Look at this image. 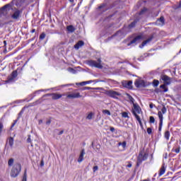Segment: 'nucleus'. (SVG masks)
Returning a JSON list of instances; mask_svg holds the SVG:
<instances>
[{"label":"nucleus","mask_w":181,"mask_h":181,"mask_svg":"<svg viewBox=\"0 0 181 181\" xmlns=\"http://www.w3.org/2000/svg\"><path fill=\"white\" fill-rule=\"evenodd\" d=\"M122 117H123V118H129L128 113L127 112H122Z\"/></svg>","instance_id":"35"},{"label":"nucleus","mask_w":181,"mask_h":181,"mask_svg":"<svg viewBox=\"0 0 181 181\" xmlns=\"http://www.w3.org/2000/svg\"><path fill=\"white\" fill-rule=\"evenodd\" d=\"M71 2H74V0H69Z\"/></svg>","instance_id":"60"},{"label":"nucleus","mask_w":181,"mask_h":181,"mask_svg":"<svg viewBox=\"0 0 181 181\" xmlns=\"http://www.w3.org/2000/svg\"><path fill=\"white\" fill-rule=\"evenodd\" d=\"M93 88H90V87H84L83 90H92Z\"/></svg>","instance_id":"45"},{"label":"nucleus","mask_w":181,"mask_h":181,"mask_svg":"<svg viewBox=\"0 0 181 181\" xmlns=\"http://www.w3.org/2000/svg\"><path fill=\"white\" fill-rule=\"evenodd\" d=\"M105 6V5H102V6H99V9H102V8H104Z\"/></svg>","instance_id":"53"},{"label":"nucleus","mask_w":181,"mask_h":181,"mask_svg":"<svg viewBox=\"0 0 181 181\" xmlns=\"http://www.w3.org/2000/svg\"><path fill=\"white\" fill-rule=\"evenodd\" d=\"M158 116L160 119V125H163V114L162 113V112L159 111L158 112Z\"/></svg>","instance_id":"18"},{"label":"nucleus","mask_w":181,"mask_h":181,"mask_svg":"<svg viewBox=\"0 0 181 181\" xmlns=\"http://www.w3.org/2000/svg\"><path fill=\"white\" fill-rule=\"evenodd\" d=\"M14 160L13 158H10L8 161V166H12L13 165Z\"/></svg>","instance_id":"29"},{"label":"nucleus","mask_w":181,"mask_h":181,"mask_svg":"<svg viewBox=\"0 0 181 181\" xmlns=\"http://www.w3.org/2000/svg\"><path fill=\"white\" fill-rule=\"evenodd\" d=\"M161 80L164 81V84L169 86L170 84V77L168 76L167 75H162L160 76Z\"/></svg>","instance_id":"9"},{"label":"nucleus","mask_w":181,"mask_h":181,"mask_svg":"<svg viewBox=\"0 0 181 181\" xmlns=\"http://www.w3.org/2000/svg\"><path fill=\"white\" fill-rule=\"evenodd\" d=\"M52 123V120L49 119L46 122V124L47 125H50V124Z\"/></svg>","instance_id":"44"},{"label":"nucleus","mask_w":181,"mask_h":181,"mask_svg":"<svg viewBox=\"0 0 181 181\" xmlns=\"http://www.w3.org/2000/svg\"><path fill=\"white\" fill-rule=\"evenodd\" d=\"M146 11V8H144L141 12H140V15H142L144 12H145Z\"/></svg>","instance_id":"48"},{"label":"nucleus","mask_w":181,"mask_h":181,"mask_svg":"<svg viewBox=\"0 0 181 181\" xmlns=\"http://www.w3.org/2000/svg\"><path fill=\"white\" fill-rule=\"evenodd\" d=\"M68 71H70V73H73V74H76V70L73 69V68H69Z\"/></svg>","instance_id":"40"},{"label":"nucleus","mask_w":181,"mask_h":181,"mask_svg":"<svg viewBox=\"0 0 181 181\" xmlns=\"http://www.w3.org/2000/svg\"><path fill=\"white\" fill-rule=\"evenodd\" d=\"M166 111H167L166 107L163 106V107H162V109H161L160 112H161L162 114H166Z\"/></svg>","instance_id":"38"},{"label":"nucleus","mask_w":181,"mask_h":181,"mask_svg":"<svg viewBox=\"0 0 181 181\" xmlns=\"http://www.w3.org/2000/svg\"><path fill=\"white\" fill-rule=\"evenodd\" d=\"M45 37H46V33H42L40 35V40H43V39H45Z\"/></svg>","instance_id":"34"},{"label":"nucleus","mask_w":181,"mask_h":181,"mask_svg":"<svg viewBox=\"0 0 181 181\" xmlns=\"http://www.w3.org/2000/svg\"><path fill=\"white\" fill-rule=\"evenodd\" d=\"M153 39V35H151L147 40H144L141 45L139 46V47H141V49H142V47H144L145 45H148V43H150L151 42H152V40Z\"/></svg>","instance_id":"10"},{"label":"nucleus","mask_w":181,"mask_h":181,"mask_svg":"<svg viewBox=\"0 0 181 181\" xmlns=\"http://www.w3.org/2000/svg\"><path fill=\"white\" fill-rule=\"evenodd\" d=\"M42 121L40 120L39 124H42Z\"/></svg>","instance_id":"58"},{"label":"nucleus","mask_w":181,"mask_h":181,"mask_svg":"<svg viewBox=\"0 0 181 181\" xmlns=\"http://www.w3.org/2000/svg\"><path fill=\"white\" fill-rule=\"evenodd\" d=\"M84 155H86V151H84V149H83V150L81 151L79 158H78V162L79 163H81V162H83V160L84 159Z\"/></svg>","instance_id":"15"},{"label":"nucleus","mask_w":181,"mask_h":181,"mask_svg":"<svg viewBox=\"0 0 181 181\" xmlns=\"http://www.w3.org/2000/svg\"><path fill=\"white\" fill-rule=\"evenodd\" d=\"M22 169V166L20 163L15 164L11 171V177H16L19 173H21V170Z\"/></svg>","instance_id":"2"},{"label":"nucleus","mask_w":181,"mask_h":181,"mask_svg":"<svg viewBox=\"0 0 181 181\" xmlns=\"http://www.w3.org/2000/svg\"><path fill=\"white\" fill-rule=\"evenodd\" d=\"M146 159H148V154L145 153L144 150H141L137 158L136 166H139Z\"/></svg>","instance_id":"3"},{"label":"nucleus","mask_w":181,"mask_h":181,"mask_svg":"<svg viewBox=\"0 0 181 181\" xmlns=\"http://www.w3.org/2000/svg\"><path fill=\"white\" fill-rule=\"evenodd\" d=\"M103 61H101V59L98 58L97 61L94 60H89L88 61L87 64L88 66H90V67H95L96 69H103Z\"/></svg>","instance_id":"4"},{"label":"nucleus","mask_w":181,"mask_h":181,"mask_svg":"<svg viewBox=\"0 0 181 181\" xmlns=\"http://www.w3.org/2000/svg\"><path fill=\"white\" fill-rule=\"evenodd\" d=\"M141 107L138 104H134L132 110V114L134 115L135 118L137 119L139 125L142 127V122L141 121V117H139V115L138 114H141Z\"/></svg>","instance_id":"1"},{"label":"nucleus","mask_w":181,"mask_h":181,"mask_svg":"<svg viewBox=\"0 0 181 181\" xmlns=\"http://www.w3.org/2000/svg\"><path fill=\"white\" fill-rule=\"evenodd\" d=\"M164 136L167 141H169V138L170 137V132L169 131H166L165 132Z\"/></svg>","instance_id":"24"},{"label":"nucleus","mask_w":181,"mask_h":181,"mask_svg":"<svg viewBox=\"0 0 181 181\" xmlns=\"http://www.w3.org/2000/svg\"><path fill=\"white\" fill-rule=\"evenodd\" d=\"M134 85L137 88H139L140 87H145V81L142 80H136Z\"/></svg>","instance_id":"12"},{"label":"nucleus","mask_w":181,"mask_h":181,"mask_svg":"<svg viewBox=\"0 0 181 181\" xmlns=\"http://www.w3.org/2000/svg\"><path fill=\"white\" fill-rule=\"evenodd\" d=\"M172 151H173V152H175V153H179V152H180V146H179L178 148H177L175 149H173Z\"/></svg>","instance_id":"37"},{"label":"nucleus","mask_w":181,"mask_h":181,"mask_svg":"<svg viewBox=\"0 0 181 181\" xmlns=\"http://www.w3.org/2000/svg\"><path fill=\"white\" fill-rule=\"evenodd\" d=\"M63 132H64L63 130L59 132V135H63Z\"/></svg>","instance_id":"54"},{"label":"nucleus","mask_w":181,"mask_h":181,"mask_svg":"<svg viewBox=\"0 0 181 181\" xmlns=\"http://www.w3.org/2000/svg\"><path fill=\"white\" fill-rule=\"evenodd\" d=\"M44 165H45V163L43 162V160H42L40 163V166H44Z\"/></svg>","instance_id":"52"},{"label":"nucleus","mask_w":181,"mask_h":181,"mask_svg":"<svg viewBox=\"0 0 181 181\" xmlns=\"http://www.w3.org/2000/svg\"><path fill=\"white\" fill-rule=\"evenodd\" d=\"M17 76H18V71H13L11 74V77H8V81H12Z\"/></svg>","instance_id":"16"},{"label":"nucleus","mask_w":181,"mask_h":181,"mask_svg":"<svg viewBox=\"0 0 181 181\" xmlns=\"http://www.w3.org/2000/svg\"><path fill=\"white\" fill-rule=\"evenodd\" d=\"M49 95L52 96V100H60V98H62L64 94L62 95L57 93H54L49 94Z\"/></svg>","instance_id":"13"},{"label":"nucleus","mask_w":181,"mask_h":181,"mask_svg":"<svg viewBox=\"0 0 181 181\" xmlns=\"http://www.w3.org/2000/svg\"><path fill=\"white\" fill-rule=\"evenodd\" d=\"M166 86H168V85H165V83H163V85L160 86V88H163L164 93H168V89L166 87Z\"/></svg>","instance_id":"23"},{"label":"nucleus","mask_w":181,"mask_h":181,"mask_svg":"<svg viewBox=\"0 0 181 181\" xmlns=\"http://www.w3.org/2000/svg\"><path fill=\"white\" fill-rule=\"evenodd\" d=\"M28 174L26 173V170L24 172L22 181H27Z\"/></svg>","instance_id":"30"},{"label":"nucleus","mask_w":181,"mask_h":181,"mask_svg":"<svg viewBox=\"0 0 181 181\" xmlns=\"http://www.w3.org/2000/svg\"><path fill=\"white\" fill-rule=\"evenodd\" d=\"M103 114H106L107 115H111V112L108 110H103L102 111Z\"/></svg>","instance_id":"31"},{"label":"nucleus","mask_w":181,"mask_h":181,"mask_svg":"<svg viewBox=\"0 0 181 181\" xmlns=\"http://www.w3.org/2000/svg\"><path fill=\"white\" fill-rule=\"evenodd\" d=\"M82 46H84V42L80 40L74 45V48L78 49V48L82 47Z\"/></svg>","instance_id":"17"},{"label":"nucleus","mask_w":181,"mask_h":181,"mask_svg":"<svg viewBox=\"0 0 181 181\" xmlns=\"http://www.w3.org/2000/svg\"><path fill=\"white\" fill-rule=\"evenodd\" d=\"M127 168H132V164L131 162H129V164L127 165Z\"/></svg>","instance_id":"46"},{"label":"nucleus","mask_w":181,"mask_h":181,"mask_svg":"<svg viewBox=\"0 0 181 181\" xmlns=\"http://www.w3.org/2000/svg\"><path fill=\"white\" fill-rule=\"evenodd\" d=\"M94 116V113L93 112H90L87 117H86V119H93V117Z\"/></svg>","instance_id":"25"},{"label":"nucleus","mask_w":181,"mask_h":181,"mask_svg":"<svg viewBox=\"0 0 181 181\" xmlns=\"http://www.w3.org/2000/svg\"><path fill=\"white\" fill-rule=\"evenodd\" d=\"M19 15H21V12L19 11H16L11 16L13 19H18L19 18Z\"/></svg>","instance_id":"19"},{"label":"nucleus","mask_w":181,"mask_h":181,"mask_svg":"<svg viewBox=\"0 0 181 181\" xmlns=\"http://www.w3.org/2000/svg\"><path fill=\"white\" fill-rule=\"evenodd\" d=\"M118 145H119V146H122L123 148H125V146H127V142H125V141H123L122 143L119 142L118 144Z\"/></svg>","instance_id":"33"},{"label":"nucleus","mask_w":181,"mask_h":181,"mask_svg":"<svg viewBox=\"0 0 181 181\" xmlns=\"http://www.w3.org/2000/svg\"><path fill=\"white\" fill-rule=\"evenodd\" d=\"M163 158L165 159H168V153H165L164 155H163Z\"/></svg>","instance_id":"47"},{"label":"nucleus","mask_w":181,"mask_h":181,"mask_svg":"<svg viewBox=\"0 0 181 181\" xmlns=\"http://www.w3.org/2000/svg\"><path fill=\"white\" fill-rule=\"evenodd\" d=\"M27 142L28 144H32V139H30V135L28 136V138L27 139Z\"/></svg>","instance_id":"42"},{"label":"nucleus","mask_w":181,"mask_h":181,"mask_svg":"<svg viewBox=\"0 0 181 181\" xmlns=\"http://www.w3.org/2000/svg\"><path fill=\"white\" fill-rule=\"evenodd\" d=\"M67 98H81L83 95L80 94L78 92H74L72 93H69L66 95Z\"/></svg>","instance_id":"8"},{"label":"nucleus","mask_w":181,"mask_h":181,"mask_svg":"<svg viewBox=\"0 0 181 181\" xmlns=\"http://www.w3.org/2000/svg\"><path fill=\"white\" fill-rule=\"evenodd\" d=\"M144 39H146V37L144 35H137L136 37H134V40L130 41L129 43L127 44V46H131V45H136L140 40H144Z\"/></svg>","instance_id":"5"},{"label":"nucleus","mask_w":181,"mask_h":181,"mask_svg":"<svg viewBox=\"0 0 181 181\" xmlns=\"http://www.w3.org/2000/svg\"><path fill=\"white\" fill-rule=\"evenodd\" d=\"M35 104H39V101L35 102Z\"/></svg>","instance_id":"61"},{"label":"nucleus","mask_w":181,"mask_h":181,"mask_svg":"<svg viewBox=\"0 0 181 181\" xmlns=\"http://www.w3.org/2000/svg\"><path fill=\"white\" fill-rule=\"evenodd\" d=\"M129 100L130 101V103H132L134 105V104H136L135 103V99H134V98H132V96L129 95Z\"/></svg>","instance_id":"28"},{"label":"nucleus","mask_w":181,"mask_h":181,"mask_svg":"<svg viewBox=\"0 0 181 181\" xmlns=\"http://www.w3.org/2000/svg\"><path fill=\"white\" fill-rule=\"evenodd\" d=\"M2 131H4V124L0 122V134H2Z\"/></svg>","instance_id":"39"},{"label":"nucleus","mask_w":181,"mask_h":181,"mask_svg":"<svg viewBox=\"0 0 181 181\" xmlns=\"http://www.w3.org/2000/svg\"><path fill=\"white\" fill-rule=\"evenodd\" d=\"M11 9H12V8L11 7V5L6 4L0 9V13L4 16H6V15L9 13V11H11Z\"/></svg>","instance_id":"6"},{"label":"nucleus","mask_w":181,"mask_h":181,"mask_svg":"<svg viewBox=\"0 0 181 181\" xmlns=\"http://www.w3.org/2000/svg\"><path fill=\"white\" fill-rule=\"evenodd\" d=\"M149 122L150 124H155V117H153V116H151Z\"/></svg>","instance_id":"36"},{"label":"nucleus","mask_w":181,"mask_h":181,"mask_svg":"<svg viewBox=\"0 0 181 181\" xmlns=\"http://www.w3.org/2000/svg\"><path fill=\"white\" fill-rule=\"evenodd\" d=\"M90 83H93V81L81 82L76 83V86H86V84H90Z\"/></svg>","instance_id":"21"},{"label":"nucleus","mask_w":181,"mask_h":181,"mask_svg":"<svg viewBox=\"0 0 181 181\" xmlns=\"http://www.w3.org/2000/svg\"><path fill=\"white\" fill-rule=\"evenodd\" d=\"M32 33H35V29H33V30H32Z\"/></svg>","instance_id":"56"},{"label":"nucleus","mask_w":181,"mask_h":181,"mask_svg":"<svg viewBox=\"0 0 181 181\" xmlns=\"http://www.w3.org/2000/svg\"><path fill=\"white\" fill-rule=\"evenodd\" d=\"M15 124H16V122L13 123V124L11 125V127H15Z\"/></svg>","instance_id":"57"},{"label":"nucleus","mask_w":181,"mask_h":181,"mask_svg":"<svg viewBox=\"0 0 181 181\" xmlns=\"http://www.w3.org/2000/svg\"><path fill=\"white\" fill-rule=\"evenodd\" d=\"M8 144L10 146H13V137H10L8 139Z\"/></svg>","instance_id":"26"},{"label":"nucleus","mask_w":181,"mask_h":181,"mask_svg":"<svg viewBox=\"0 0 181 181\" xmlns=\"http://www.w3.org/2000/svg\"><path fill=\"white\" fill-rule=\"evenodd\" d=\"M153 86H154V87H158V86H159V81H158V80H153Z\"/></svg>","instance_id":"27"},{"label":"nucleus","mask_w":181,"mask_h":181,"mask_svg":"<svg viewBox=\"0 0 181 181\" xmlns=\"http://www.w3.org/2000/svg\"><path fill=\"white\" fill-rule=\"evenodd\" d=\"M147 134H148V135H151V134H152V129L148 127L147 129Z\"/></svg>","instance_id":"41"},{"label":"nucleus","mask_w":181,"mask_h":181,"mask_svg":"<svg viewBox=\"0 0 181 181\" xmlns=\"http://www.w3.org/2000/svg\"><path fill=\"white\" fill-rule=\"evenodd\" d=\"M105 95L111 97L112 98H117V97L121 95V93L112 90H106Z\"/></svg>","instance_id":"7"},{"label":"nucleus","mask_w":181,"mask_h":181,"mask_svg":"<svg viewBox=\"0 0 181 181\" xmlns=\"http://www.w3.org/2000/svg\"><path fill=\"white\" fill-rule=\"evenodd\" d=\"M122 86L126 87V88H131L132 87V81H124L122 82Z\"/></svg>","instance_id":"14"},{"label":"nucleus","mask_w":181,"mask_h":181,"mask_svg":"<svg viewBox=\"0 0 181 181\" xmlns=\"http://www.w3.org/2000/svg\"><path fill=\"white\" fill-rule=\"evenodd\" d=\"M110 131H111V132H114V131H115V128L110 127Z\"/></svg>","instance_id":"50"},{"label":"nucleus","mask_w":181,"mask_h":181,"mask_svg":"<svg viewBox=\"0 0 181 181\" xmlns=\"http://www.w3.org/2000/svg\"><path fill=\"white\" fill-rule=\"evenodd\" d=\"M93 170L94 173L97 172L98 170V166L95 165L93 168Z\"/></svg>","instance_id":"43"},{"label":"nucleus","mask_w":181,"mask_h":181,"mask_svg":"<svg viewBox=\"0 0 181 181\" xmlns=\"http://www.w3.org/2000/svg\"><path fill=\"white\" fill-rule=\"evenodd\" d=\"M177 8H181V1H180L179 6H177Z\"/></svg>","instance_id":"55"},{"label":"nucleus","mask_w":181,"mask_h":181,"mask_svg":"<svg viewBox=\"0 0 181 181\" xmlns=\"http://www.w3.org/2000/svg\"><path fill=\"white\" fill-rule=\"evenodd\" d=\"M66 29H67L68 32H70L71 33H73V32H74V30H76V28H74V26H73V25L67 26Z\"/></svg>","instance_id":"20"},{"label":"nucleus","mask_w":181,"mask_h":181,"mask_svg":"<svg viewBox=\"0 0 181 181\" xmlns=\"http://www.w3.org/2000/svg\"><path fill=\"white\" fill-rule=\"evenodd\" d=\"M156 25L157 26H163V25H165V18L163 16H161L160 18H158L156 21Z\"/></svg>","instance_id":"11"},{"label":"nucleus","mask_w":181,"mask_h":181,"mask_svg":"<svg viewBox=\"0 0 181 181\" xmlns=\"http://www.w3.org/2000/svg\"><path fill=\"white\" fill-rule=\"evenodd\" d=\"M4 45H6V41H4Z\"/></svg>","instance_id":"59"},{"label":"nucleus","mask_w":181,"mask_h":181,"mask_svg":"<svg viewBox=\"0 0 181 181\" xmlns=\"http://www.w3.org/2000/svg\"><path fill=\"white\" fill-rule=\"evenodd\" d=\"M135 25H136V21H133L129 25V29H132V28H134Z\"/></svg>","instance_id":"32"},{"label":"nucleus","mask_w":181,"mask_h":181,"mask_svg":"<svg viewBox=\"0 0 181 181\" xmlns=\"http://www.w3.org/2000/svg\"><path fill=\"white\" fill-rule=\"evenodd\" d=\"M162 130V125H160V122L159 123V129L158 131H161Z\"/></svg>","instance_id":"49"},{"label":"nucleus","mask_w":181,"mask_h":181,"mask_svg":"<svg viewBox=\"0 0 181 181\" xmlns=\"http://www.w3.org/2000/svg\"><path fill=\"white\" fill-rule=\"evenodd\" d=\"M149 107H150V108H153V103H151L150 105H149Z\"/></svg>","instance_id":"51"},{"label":"nucleus","mask_w":181,"mask_h":181,"mask_svg":"<svg viewBox=\"0 0 181 181\" xmlns=\"http://www.w3.org/2000/svg\"><path fill=\"white\" fill-rule=\"evenodd\" d=\"M166 169L165 168V166H162L160 169L159 176H162V175H165Z\"/></svg>","instance_id":"22"}]
</instances>
